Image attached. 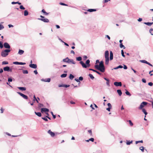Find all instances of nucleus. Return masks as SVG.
Listing matches in <instances>:
<instances>
[{"instance_id": "20", "label": "nucleus", "mask_w": 153, "mask_h": 153, "mask_svg": "<svg viewBox=\"0 0 153 153\" xmlns=\"http://www.w3.org/2000/svg\"><path fill=\"white\" fill-rule=\"evenodd\" d=\"M18 88L22 91H25L26 90V88L23 87H18Z\"/></svg>"}, {"instance_id": "18", "label": "nucleus", "mask_w": 153, "mask_h": 153, "mask_svg": "<svg viewBox=\"0 0 153 153\" xmlns=\"http://www.w3.org/2000/svg\"><path fill=\"white\" fill-rule=\"evenodd\" d=\"M24 51L22 50L19 49L18 52V53L20 55H22L24 53Z\"/></svg>"}, {"instance_id": "1", "label": "nucleus", "mask_w": 153, "mask_h": 153, "mask_svg": "<svg viewBox=\"0 0 153 153\" xmlns=\"http://www.w3.org/2000/svg\"><path fill=\"white\" fill-rule=\"evenodd\" d=\"M90 61L89 59H88L86 61V64L84 63V62L82 61H80L79 62L82 65V67L83 68H86L87 67H89L90 66Z\"/></svg>"}, {"instance_id": "46", "label": "nucleus", "mask_w": 153, "mask_h": 153, "mask_svg": "<svg viewBox=\"0 0 153 153\" xmlns=\"http://www.w3.org/2000/svg\"><path fill=\"white\" fill-rule=\"evenodd\" d=\"M3 47V46L1 42L0 41V48H2Z\"/></svg>"}, {"instance_id": "52", "label": "nucleus", "mask_w": 153, "mask_h": 153, "mask_svg": "<svg viewBox=\"0 0 153 153\" xmlns=\"http://www.w3.org/2000/svg\"><path fill=\"white\" fill-rule=\"evenodd\" d=\"M4 28V27L3 25H0V30Z\"/></svg>"}, {"instance_id": "48", "label": "nucleus", "mask_w": 153, "mask_h": 153, "mask_svg": "<svg viewBox=\"0 0 153 153\" xmlns=\"http://www.w3.org/2000/svg\"><path fill=\"white\" fill-rule=\"evenodd\" d=\"M60 4L61 5H64V6H68V5L67 4H66L65 3H62V2H60L59 4Z\"/></svg>"}, {"instance_id": "34", "label": "nucleus", "mask_w": 153, "mask_h": 153, "mask_svg": "<svg viewBox=\"0 0 153 153\" xmlns=\"http://www.w3.org/2000/svg\"><path fill=\"white\" fill-rule=\"evenodd\" d=\"M142 111L144 113L145 115L147 114V113L146 112V110L144 108L142 109Z\"/></svg>"}, {"instance_id": "12", "label": "nucleus", "mask_w": 153, "mask_h": 153, "mask_svg": "<svg viewBox=\"0 0 153 153\" xmlns=\"http://www.w3.org/2000/svg\"><path fill=\"white\" fill-rule=\"evenodd\" d=\"M95 67L96 68L100 70V71L102 72H103L102 69L100 68L99 65H95Z\"/></svg>"}, {"instance_id": "38", "label": "nucleus", "mask_w": 153, "mask_h": 153, "mask_svg": "<svg viewBox=\"0 0 153 153\" xmlns=\"http://www.w3.org/2000/svg\"><path fill=\"white\" fill-rule=\"evenodd\" d=\"M23 73L24 74H27L28 73V72L27 70H23Z\"/></svg>"}, {"instance_id": "11", "label": "nucleus", "mask_w": 153, "mask_h": 153, "mask_svg": "<svg viewBox=\"0 0 153 153\" xmlns=\"http://www.w3.org/2000/svg\"><path fill=\"white\" fill-rule=\"evenodd\" d=\"M29 66L30 68H36L37 67V65L35 64H30Z\"/></svg>"}, {"instance_id": "32", "label": "nucleus", "mask_w": 153, "mask_h": 153, "mask_svg": "<svg viewBox=\"0 0 153 153\" xmlns=\"http://www.w3.org/2000/svg\"><path fill=\"white\" fill-rule=\"evenodd\" d=\"M74 77V76L72 74H70L69 76V78L70 79L72 80Z\"/></svg>"}, {"instance_id": "50", "label": "nucleus", "mask_w": 153, "mask_h": 153, "mask_svg": "<svg viewBox=\"0 0 153 153\" xmlns=\"http://www.w3.org/2000/svg\"><path fill=\"white\" fill-rule=\"evenodd\" d=\"M75 80L76 82H79V83H78V84H79V85L80 83V81H79V79H75Z\"/></svg>"}, {"instance_id": "35", "label": "nucleus", "mask_w": 153, "mask_h": 153, "mask_svg": "<svg viewBox=\"0 0 153 153\" xmlns=\"http://www.w3.org/2000/svg\"><path fill=\"white\" fill-rule=\"evenodd\" d=\"M133 141H131L130 142L129 141H127L126 142V144L128 145H130L131 143H132Z\"/></svg>"}, {"instance_id": "31", "label": "nucleus", "mask_w": 153, "mask_h": 153, "mask_svg": "<svg viewBox=\"0 0 153 153\" xmlns=\"http://www.w3.org/2000/svg\"><path fill=\"white\" fill-rule=\"evenodd\" d=\"M123 68V67L122 65H119V66H117V67L116 68H114V69H117L118 68Z\"/></svg>"}, {"instance_id": "61", "label": "nucleus", "mask_w": 153, "mask_h": 153, "mask_svg": "<svg viewBox=\"0 0 153 153\" xmlns=\"http://www.w3.org/2000/svg\"><path fill=\"white\" fill-rule=\"evenodd\" d=\"M153 72V70L152 71H150L149 72V74H150V75L151 76H152L153 75V74L151 73V72Z\"/></svg>"}, {"instance_id": "33", "label": "nucleus", "mask_w": 153, "mask_h": 153, "mask_svg": "<svg viewBox=\"0 0 153 153\" xmlns=\"http://www.w3.org/2000/svg\"><path fill=\"white\" fill-rule=\"evenodd\" d=\"M67 75V74H62L61 75V77H65Z\"/></svg>"}, {"instance_id": "44", "label": "nucleus", "mask_w": 153, "mask_h": 153, "mask_svg": "<svg viewBox=\"0 0 153 153\" xmlns=\"http://www.w3.org/2000/svg\"><path fill=\"white\" fill-rule=\"evenodd\" d=\"M121 51V54H122V56L123 57H125V55L124 54V53L123 50H122Z\"/></svg>"}, {"instance_id": "41", "label": "nucleus", "mask_w": 153, "mask_h": 153, "mask_svg": "<svg viewBox=\"0 0 153 153\" xmlns=\"http://www.w3.org/2000/svg\"><path fill=\"white\" fill-rule=\"evenodd\" d=\"M68 57H67L66 58L63 59V62L68 63L67 60H68Z\"/></svg>"}, {"instance_id": "29", "label": "nucleus", "mask_w": 153, "mask_h": 153, "mask_svg": "<svg viewBox=\"0 0 153 153\" xmlns=\"http://www.w3.org/2000/svg\"><path fill=\"white\" fill-rule=\"evenodd\" d=\"M126 91L125 92L126 94L127 95H128L129 96H131V94L128 91H127V90H126Z\"/></svg>"}, {"instance_id": "56", "label": "nucleus", "mask_w": 153, "mask_h": 153, "mask_svg": "<svg viewBox=\"0 0 153 153\" xmlns=\"http://www.w3.org/2000/svg\"><path fill=\"white\" fill-rule=\"evenodd\" d=\"M108 106V108H111V105L110 103H108L107 104Z\"/></svg>"}, {"instance_id": "2", "label": "nucleus", "mask_w": 153, "mask_h": 153, "mask_svg": "<svg viewBox=\"0 0 153 153\" xmlns=\"http://www.w3.org/2000/svg\"><path fill=\"white\" fill-rule=\"evenodd\" d=\"M10 51V49H5L3 51L1 52V56L5 57L8 55Z\"/></svg>"}, {"instance_id": "5", "label": "nucleus", "mask_w": 153, "mask_h": 153, "mask_svg": "<svg viewBox=\"0 0 153 153\" xmlns=\"http://www.w3.org/2000/svg\"><path fill=\"white\" fill-rule=\"evenodd\" d=\"M147 104V103L146 102H142L139 108V109H142V108L144 107L145 105H146Z\"/></svg>"}, {"instance_id": "22", "label": "nucleus", "mask_w": 153, "mask_h": 153, "mask_svg": "<svg viewBox=\"0 0 153 153\" xmlns=\"http://www.w3.org/2000/svg\"><path fill=\"white\" fill-rule=\"evenodd\" d=\"M117 92L120 96L122 94V92L120 90H117Z\"/></svg>"}, {"instance_id": "40", "label": "nucleus", "mask_w": 153, "mask_h": 153, "mask_svg": "<svg viewBox=\"0 0 153 153\" xmlns=\"http://www.w3.org/2000/svg\"><path fill=\"white\" fill-rule=\"evenodd\" d=\"M140 150L142 152H143L144 151V148L143 146L140 147Z\"/></svg>"}, {"instance_id": "6", "label": "nucleus", "mask_w": 153, "mask_h": 153, "mask_svg": "<svg viewBox=\"0 0 153 153\" xmlns=\"http://www.w3.org/2000/svg\"><path fill=\"white\" fill-rule=\"evenodd\" d=\"M17 93L22 97L24 99H27L28 97L27 96L19 92H17Z\"/></svg>"}, {"instance_id": "45", "label": "nucleus", "mask_w": 153, "mask_h": 153, "mask_svg": "<svg viewBox=\"0 0 153 153\" xmlns=\"http://www.w3.org/2000/svg\"><path fill=\"white\" fill-rule=\"evenodd\" d=\"M128 122H129L130 126H133V123L131 122V120H129L128 121Z\"/></svg>"}, {"instance_id": "30", "label": "nucleus", "mask_w": 153, "mask_h": 153, "mask_svg": "<svg viewBox=\"0 0 153 153\" xmlns=\"http://www.w3.org/2000/svg\"><path fill=\"white\" fill-rule=\"evenodd\" d=\"M120 48H123L124 49H125L126 48L122 43L120 44Z\"/></svg>"}, {"instance_id": "9", "label": "nucleus", "mask_w": 153, "mask_h": 153, "mask_svg": "<svg viewBox=\"0 0 153 153\" xmlns=\"http://www.w3.org/2000/svg\"><path fill=\"white\" fill-rule=\"evenodd\" d=\"M68 63H72L74 64H75L76 63L74 61L73 59H70L68 58V60H67Z\"/></svg>"}, {"instance_id": "4", "label": "nucleus", "mask_w": 153, "mask_h": 153, "mask_svg": "<svg viewBox=\"0 0 153 153\" xmlns=\"http://www.w3.org/2000/svg\"><path fill=\"white\" fill-rule=\"evenodd\" d=\"M99 66L104 72L105 71V68L103 64V62L102 61L100 62Z\"/></svg>"}, {"instance_id": "8", "label": "nucleus", "mask_w": 153, "mask_h": 153, "mask_svg": "<svg viewBox=\"0 0 153 153\" xmlns=\"http://www.w3.org/2000/svg\"><path fill=\"white\" fill-rule=\"evenodd\" d=\"M114 84L116 86H122V83L121 82H114Z\"/></svg>"}, {"instance_id": "43", "label": "nucleus", "mask_w": 153, "mask_h": 153, "mask_svg": "<svg viewBox=\"0 0 153 153\" xmlns=\"http://www.w3.org/2000/svg\"><path fill=\"white\" fill-rule=\"evenodd\" d=\"M47 117L46 116V117H42V119H43V120H45V121H48V120L47 119Z\"/></svg>"}, {"instance_id": "13", "label": "nucleus", "mask_w": 153, "mask_h": 153, "mask_svg": "<svg viewBox=\"0 0 153 153\" xmlns=\"http://www.w3.org/2000/svg\"><path fill=\"white\" fill-rule=\"evenodd\" d=\"M49 110L47 108H43L41 109V112L43 113V112H48Z\"/></svg>"}, {"instance_id": "51", "label": "nucleus", "mask_w": 153, "mask_h": 153, "mask_svg": "<svg viewBox=\"0 0 153 153\" xmlns=\"http://www.w3.org/2000/svg\"><path fill=\"white\" fill-rule=\"evenodd\" d=\"M51 114H52V116L53 117V118L54 119H55L56 118V115L53 114V112H51Z\"/></svg>"}, {"instance_id": "16", "label": "nucleus", "mask_w": 153, "mask_h": 153, "mask_svg": "<svg viewBox=\"0 0 153 153\" xmlns=\"http://www.w3.org/2000/svg\"><path fill=\"white\" fill-rule=\"evenodd\" d=\"M3 69L4 71H9L10 70V67L8 66H6L4 67Z\"/></svg>"}, {"instance_id": "49", "label": "nucleus", "mask_w": 153, "mask_h": 153, "mask_svg": "<svg viewBox=\"0 0 153 153\" xmlns=\"http://www.w3.org/2000/svg\"><path fill=\"white\" fill-rule=\"evenodd\" d=\"M20 8L22 10H24L25 9V8L22 5L20 6Z\"/></svg>"}, {"instance_id": "58", "label": "nucleus", "mask_w": 153, "mask_h": 153, "mask_svg": "<svg viewBox=\"0 0 153 153\" xmlns=\"http://www.w3.org/2000/svg\"><path fill=\"white\" fill-rule=\"evenodd\" d=\"M79 80L82 81L83 79V77H82V76H80V77H79Z\"/></svg>"}, {"instance_id": "37", "label": "nucleus", "mask_w": 153, "mask_h": 153, "mask_svg": "<svg viewBox=\"0 0 153 153\" xmlns=\"http://www.w3.org/2000/svg\"><path fill=\"white\" fill-rule=\"evenodd\" d=\"M143 140H139V141H137L135 142L136 144H137L139 143H143Z\"/></svg>"}, {"instance_id": "42", "label": "nucleus", "mask_w": 153, "mask_h": 153, "mask_svg": "<svg viewBox=\"0 0 153 153\" xmlns=\"http://www.w3.org/2000/svg\"><path fill=\"white\" fill-rule=\"evenodd\" d=\"M8 64V63L6 61H3L2 62V65H6Z\"/></svg>"}, {"instance_id": "25", "label": "nucleus", "mask_w": 153, "mask_h": 153, "mask_svg": "<svg viewBox=\"0 0 153 153\" xmlns=\"http://www.w3.org/2000/svg\"><path fill=\"white\" fill-rule=\"evenodd\" d=\"M42 13H44L45 15H47L48 14V13H47L46 12V11H45V10L44 9H42Z\"/></svg>"}, {"instance_id": "23", "label": "nucleus", "mask_w": 153, "mask_h": 153, "mask_svg": "<svg viewBox=\"0 0 153 153\" xmlns=\"http://www.w3.org/2000/svg\"><path fill=\"white\" fill-rule=\"evenodd\" d=\"M96 10V9H88L87 10V11H88V12H93V11H95Z\"/></svg>"}, {"instance_id": "54", "label": "nucleus", "mask_w": 153, "mask_h": 153, "mask_svg": "<svg viewBox=\"0 0 153 153\" xmlns=\"http://www.w3.org/2000/svg\"><path fill=\"white\" fill-rule=\"evenodd\" d=\"M148 85H149V86H152V85H153V83L151 82H149L148 83Z\"/></svg>"}, {"instance_id": "19", "label": "nucleus", "mask_w": 153, "mask_h": 153, "mask_svg": "<svg viewBox=\"0 0 153 153\" xmlns=\"http://www.w3.org/2000/svg\"><path fill=\"white\" fill-rule=\"evenodd\" d=\"M144 23L148 26H150L153 24V22H145Z\"/></svg>"}, {"instance_id": "15", "label": "nucleus", "mask_w": 153, "mask_h": 153, "mask_svg": "<svg viewBox=\"0 0 153 153\" xmlns=\"http://www.w3.org/2000/svg\"><path fill=\"white\" fill-rule=\"evenodd\" d=\"M48 133L50 134L52 137H53L55 135L54 133L51 131L50 130L48 131Z\"/></svg>"}, {"instance_id": "59", "label": "nucleus", "mask_w": 153, "mask_h": 153, "mask_svg": "<svg viewBox=\"0 0 153 153\" xmlns=\"http://www.w3.org/2000/svg\"><path fill=\"white\" fill-rule=\"evenodd\" d=\"M89 141H91L92 142H93L94 141V138H91L90 139H89Z\"/></svg>"}, {"instance_id": "47", "label": "nucleus", "mask_w": 153, "mask_h": 153, "mask_svg": "<svg viewBox=\"0 0 153 153\" xmlns=\"http://www.w3.org/2000/svg\"><path fill=\"white\" fill-rule=\"evenodd\" d=\"M140 62H142L145 63L146 64H147V63L148 62L147 61H146V60H141Z\"/></svg>"}, {"instance_id": "27", "label": "nucleus", "mask_w": 153, "mask_h": 153, "mask_svg": "<svg viewBox=\"0 0 153 153\" xmlns=\"http://www.w3.org/2000/svg\"><path fill=\"white\" fill-rule=\"evenodd\" d=\"M38 108H42V107H44V105H43V104H41V103H39L38 105Z\"/></svg>"}, {"instance_id": "63", "label": "nucleus", "mask_w": 153, "mask_h": 153, "mask_svg": "<svg viewBox=\"0 0 153 153\" xmlns=\"http://www.w3.org/2000/svg\"><path fill=\"white\" fill-rule=\"evenodd\" d=\"M142 81L144 83H146V80L145 79H142Z\"/></svg>"}, {"instance_id": "14", "label": "nucleus", "mask_w": 153, "mask_h": 153, "mask_svg": "<svg viewBox=\"0 0 153 153\" xmlns=\"http://www.w3.org/2000/svg\"><path fill=\"white\" fill-rule=\"evenodd\" d=\"M109 52L108 51H106L105 52V58H109Z\"/></svg>"}, {"instance_id": "28", "label": "nucleus", "mask_w": 153, "mask_h": 153, "mask_svg": "<svg viewBox=\"0 0 153 153\" xmlns=\"http://www.w3.org/2000/svg\"><path fill=\"white\" fill-rule=\"evenodd\" d=\"M82 58L81 57H78L76 58V60L78 61H80L82 60Z\"/></svg>"}, {"instance_id": "62", "label": "nucleus", "mask_w": 153, "mask_h": 153, "mask_svg": "<svg viewBox=\"0 0 153 153\" xmlns=\"http://www.w3.org/2000/svg\"><path fill=\"white\" fill-rule=\"evenodd\" d=\"M9 82H11L12 81V79L10 78H9L8 80Z\"/></svg>"}, {"instance_id": "39", "label": "nucleus", "mask_w": 153, "mask_h": 153, "mask_svg": "<svg viewBox=\"0 0 153 153\" xmlns=\"http://www.w3.org/2000/svg\"><path fill=\"white\" fill-rule=\"evenodd\" d=\"M89 77H90V78L92 79H94V76H93V75L92 74H89Z\"/></svg>"}, {"instance_id": "64", "label": "nucleus", "mask_w": 153, "mask_h": 153, "mask_svg": "<svg viewBox=\"0 0 153 153\" xmlns=\"http://www.w3.org/2000/svg\"><path fill=\"white\" fill-rule=\"evenodd\" d=\"M153 31V29L152 28H151L150 30V32L151 33V35H153V34L152 33V32Z\"/></svg>"}, {"instance_id": "26", "label": "nucleus", "mask_w": 153, "mask_h": 153, "mask_svg": "<svg viewBox=\"0 0 153 153\" xmlns=\"http://www.w3.org/2000/svg\"><path fill=\"white\" fill-rule=\"evenodd\" d=\"M28 14V12L27 10H25L24 11V15L25 16H27Z\"/></svg>"}, {"instance_id": "7", "label": "nucleus", "mask_w": 153, "mask_h": 153, "mask_svg": "<svg viewBox=\"0 0 153 153\" xmlns=\"http://www.w3.org/2000/svg\"><path fill=\"white\" fill-rule=\"evenodd\" d=\"M4 46L6 48L10 49V45L7 42H5L4 44Z\"/></svg>"}, {"instance_id": "21", "label": "nucleus", "mask_w": 153, "mask_h": 153, "mask_svg": "<svg viewBox=\"0 0 153 153\" xmlns=\"http://www.w3.org/2000/svg\"><path fill=\"white\" fill-rule=\"evenodd\" d=\"M35 113L39 117H40L42 116V114L40 112H35Z\"/></svg>"}, {"instance_id": "36", "label": "nucleus", "mask_w": 153, "mask_h": 153, "mask_svg": "<svg viewBox=\"0 0 153 153\" xmlns=\"http://www.w3.org/2000/svg\"><path fill=\"white\" fill-rule=\"evenodd\" d=\"M33 98H34L33 100V101H36L37 103L39 102L37 100L36 98L35 95H34L33 96Z\"/></svg>"}, {"instance_id": "10", "label": "nucleus", "mask_w": 153, "mask_h": 153, "mask_svg": "<svg viewBox=\"0 0 153 153\" xmlns=\"http://www.w3.org/2000/svg\"><path fill=\"white\" fill-rule=\"evenodd\" d=\"M13 64L15 65H25L26 63L24 62H13Z\"/></svg>"}, {"instance_id": "17", "label": "nucleus", "mask_w": 153, "mask_h": 153, "mask_svg": "<svg viewBox=\"0 0 153 153\" xmlns=\"http://www.w3.org/2000/svg\"><path fill=\"white\" fill-rule=\"evenodd\" d=\"M113 59V53L111 51L110 52V59L111 60Z\"/></svg>"}, {"instance_id": "3", "label": "nucleus", "mask_w": 153, "mask_h": 153, "mask_svg": "<svg viewBox=\"0 0 153 153\" xmlns=\"http://www.w3.org/2000/svg\"><path fill=\"white\" fill-rule=\"evenodd\" d=\"M40 17L42 18V19H38L41 20L45 22H49V20L45 18V17L43 16H40Z\"/></svg>"}, {"instance_id": "53", "label": "nucleus", "mask_w": 153, "mask_h": 153, "mask_svg": "<svg viewBox=\"0 0 153 153\" xmlns=\"http://www.w3.org/2000/svg\"><path fill=\"white\" fill-rule=\"evenodd\" d=\"M88 132L90 134L91 136L92 135V132L91 130H89L88 131Z\"/></svg>"}, {"instance_id": "57", "label": "nucleus", "mask_w": 153, "mask_h": 153, "mask_svg": "<svg viewBox=\"0 0 153 153\" xmlns=\"http://www.w3.org/2000/svg\"><path fill=\"white\" fill-rule=\"evenodd\" d=\"M51 81V79L50 78H48L47 79V80H45V81L48 82H50Z\"/></svg>"}, {"instance_id": "55", "label": "nucleus", "mask_w": 153, "mask_h": 153, "mask_svg": "<svg viewBox=\"0 0 153 153\" xmlns=\"http://www.w3.org/2000/svg\"><path fill=\"white\" fill-rule=\"evenodd\" d=\"M106 84L108 86H109L110 85H109V80H108L107 81Z\"/></svg>"}, {"instance_id": "24", "label": "nucleus", "mask_w": 153, "mask_h": 153, "mask_svg": "<svg viewBox=\"0 0 153 153\" xmlns=\"http://www.w3.org/2000/svg\"><path fill=\"white\" fill-rule=\"evenodd\" d=\"M105 59V64L106 65H108L109 63V58H106Z\"/></svg>"}, {"instance_id": "60", "label": "nucleus", "mask_w": 153, "mask_h": 153, "mask_svg": "<svg viewBox=\"0 0 153 153\" xmlns=\"http://www.w3.org/2000/svg\"><path fill=\"white\" fill-rule=\"evenodd\" d=\"M0 110H1V113H3V111H4V109H3L2 108H1V109H0Z\"/></svg>"}]
</instances>
